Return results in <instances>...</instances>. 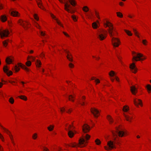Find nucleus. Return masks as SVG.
<instances>
[{
    "instance_id": "nucleus-26",
    "label": "nucleus",
    "mask_w": 151,
    "mask_h": 151,
    "mask_svg": "<svg viewBox=\"0 0 151 151\" xmlns=\"http://www.w3.org/2000/svg\"><path fill=\"white\" fill-rule=\"evenodd\" d=\"M146 88L149 93L151 91V86L150 85L148 84L146 86Z\"/></svg>"
},
{
    "instance_id": "nucleus-14",
    "label": "nucleus",
    "mask_w": 151,
    "mask_h": 151,
    "mask_svg": "<svg viewBox=\"0 0 151 151\" xmlns=\"http://www.w3.org/2000/svg\"><path fill=\"white\" fill-rule=\"evenodd\" d=\"M116 132L118 134L119 137H122L124 134V132L122 130H120L118 128H116Z\"/></svg>"
},
{
    "instance_id": "nucleus-48",
    "label": "nucleus",
    "mask_w": 151,
    "mask_h": 151,
    "mask_svg": "<svg viewBox=\"0 0 151 151\" xmlns=\"http://www.w3.org/2000/svg\"><path fill=\"white\" fill-rule=\"evenodd\" d=\"M95 14L96 16V17L98 18L99 19H100L99 15V14L98 12H97L96 11H95Z\"/></svg>"
},
{
    "instance_id": "nucleus-57",
    "label": "nucleus",
    "mask_w": 151,
    "mask_h": 151,
    "mask_svg": "<svg viewBox=\"0 0 151 151\" xmlns=\"http://www.w3.org/2000/svg\"><path fill=\"white\" fill-rule=\"evenodd\" d=\"M63 33L67 37H69V35L66 33L65 32H63Z\"/></svg>"
},
{
    "instance_id": "nucleus-61",
    "label": "nucleus",
    "mask_w": 151,
    "mask_h": 151,
    "mask_svg": "<svg viewBox=\"0 0 151 151\" xmlns=\"http://www.w3.org/2000/svg\"><path fill=\"white\" fill-rule=\"evenodd\" d=\"M31 59L32 61H34L35 60V58L33 57H31Z\"/></svg>"
},
{
    "instance_id": "nucleus-52",
    "label": "nucleus",
    "mask_w": 151,
    "mask_h": 151,
    "mask_svg": "<svg viewBox=\"0 0 151 151\" xmlns=\"http://www.w3.org/2000/svg\"><path fill=\"white\" fill-rule=\"evenodd\" d=\"M112 134H113V136L115 137V136H116V137H117V135L113 131L112 132Z\"/></svg>"
},
{
    "instance_id": "nucleus-60",
    "label": "nucleus",
    "mask_w": 151,
    "mask_h": 151,
    "mask_svg": "<svg viewBox=\"0 0 151 151\" xmlns=\"http://www.w3.org/2000/svg\"><path fill=\"white\" fill-rule=\"evenodd\" d=\"M71 111V110L70 109H68V111H67L68 113H70Z\"/></svg>"
},
{
    "instance_id": "nucleus-15",
    "label": "nucleus",
    "mask_w": 151,
    "mask_h": 151,
    "mask_svg": "<svg viewBox=\"0 0 151 151\" xmlns=\"http://www.w3.org/2000/svg\"><path fill=\"white\" fill-rule=\"evenodd\" d=\"M64 51L67 54V55L66 56L67 58L70 61L72 62L73 61V60L72 59V55L69 53V52L68 51H67L65 50H64Z\"/></svg>"
},
{
    "instance_id": "nucleus-55",
    "label": "nucleus",
    "mask_w": 151,
    "mask_h": 151,
    "mask_svg": "<svg viewBox=\"0 0 151 151\" xmlns=\"http://www.w3.org/2000/svg\"><path fill=\"white\" fill-rule=\"evenodd\" d=\"M0 138L2 139V140L3 141L4 137L2 134L0 133Z\"/></svg>"
},
{
    "instance_id": "nucleus-4",
    "label": "nucleus",
    "mask_w": 151,
    "mask_h": 151,
    "mask_svg": "<svg viewBox=\"0 0 151 151\" xmlns=\"http://www.w3.org/2000/svg\"><path fill=\"white\" fill-rule=\"evenodd\" d=\"M107 31L103 29H101L98 30L97 35L98 38L101 40L105 39L107 36Z\"/></svg>"
},
{
    "instance_id": "nucleus-25",
    "label": "nucleus",
    "mask_w": 151,
    "mask_h": 151,
    "mask_svg": "<svg viewBox=\"0 0 151 151\" xmlns=\"http://www.w3.org/2000/svg\"><path fill=\"white\" fill-rule=\"evenodd\" d=\"M69 2L73 6H75L76 5V3L74 0H69Z\"/></svg>"
},
{
    "instance_id": "nucleus-2",
    "label": "nucleus",
    "mask_w": 151,
    "mask_h": 151,
    "mask_svg": "<svg viewBox=\"0 0 151 151\" xmlns=\"http://www.w3.org/2000/svg\"><path fill=\"white\" fill-rule=\"evenodd\" d=\"M90 137V136L88 134L83 135V137L79 140V144H77L75 143H71L70 145H68V146L72 147H76L77 146L81 147H83L86 145V144L87 143L86 140H88Z\"/></svg>"
},
{
    "instance_id": "nucleus-18",
    "label": "nucleus",
    "mask_w": 151,
    "mask_h": 151,
    "mask_svg": "<svg viewBox=\"0 0 151 151\" xmlns=\"http://www.w3.org/2000/svg\"><path fill=\"white\" fill-rule=\"evenodd\" d=\"M41 0H39V1H37V5L40 8L43 10H44V8L42 5V3H41Z\"/></svg>"
},
{
    "instance_id": "nucleus-29",
    "label": "nucleus",
    "mask_w": 151,
    "mask_h": 151,
    "mask_svg": "<svg viewBox=\"0 0 151 151\" xmlns=\"http://www.w3.org/2000/svg\"><path fill=\"white\" fill-rule=\"evenodd\" d=\"M92 27L94 29H96L98 27L97 24L96 22H94L92 23Z\"/></svg>"
},
{
    "instance_id": "nucleus-21",
    "label": "nucleus",
    "mask_w": 151,
    "mask_h": 151,
    "mask_svg": "<svg viewBox=\"0 0 151 151\" xmlns=\"http://www.w3.org/2000/svg\"><path fill=\"white\" fill-rule=\"evenodd\" d=\"M1 20L3 22H5L7 20V18L6 16L3 15L1 17Z\"/></svg>"
},
{
    "instance_id": "nucleus-44",
    "label": "nucleus",
    "mask_w": 151,
    "mask_h": 151,
    "mask_svg": "<svg viewBox=\"0 0 151 151\" xmlns=\"http://www.w3.org/2000/svg\"><path fill=\"white\" fill-rule=\"evenodd\" d=\"M14 70L16 72H17L19 70V68L17 65H16L14 67Z\"/></svg>"
},
{
    "instance_id": "nucleus-1",
    "label": "nucleus",
    "mask_w": 151,
    "mask_h": 151,
    "mask_svg": "<svg viewBox=\"0 0 151 151\" xmlns=\"http://www.w3.org/2000/svg\"><path fill=\"white\" fill-rule=\"evenodd\" d=\"M104 25L106 27H109L108 29L109 34L111 38V41L114 47H118L119 45L120 41L118 39L113 37L115 35V32H116V30L113 27L111 23L108 21H106V23L104 24Z\"/></svg>"
},
{
    "instance_id": "nucleus-8",
    "label": "nucleus",
    "mask_w": 151,
    "mask_h": 151,
    "mask_svg": "<svg viewBox=\"0 0 151 151\" xmlns=\"http://www.w3.org/2000/svg\"><path fill=\"white\" fill-rule=\"evenodd\" d=\"M64 6L65 9L68 12L70 13L71 14L74 13L75 12L74 10L72 9L70 10V9H68V8L70 6V5L69 4L67 3H66L65 4Z\"/></svg>"
},
{
    "instance_id": "nucleus-64",
    "label": "nucleus",
    "mask_w": 151,
    "mask_h": 151,
    "mask_svg": "<svg viewBox=\"0 0 151 151\" xmlns=\"http://www.w3.org/2000/svg\"><path fill=\"white\" fill-rule=\"evenodd\" d=\"M130 68L131 70L132 69V64H131L130 66Z\"/></svg>"
},
{
    "instance_id": "nucleus-9",
    "label": "nucleus",
    "mask_w": 151,
    "mask_h": 151,
    "mask_svg": "<svg viewBox=\"0 0 151 151\" xmlns=\"http://www.w3.org/2000/svg\"><path fill=\"white\" fill-rule=\"evenodd\" d=\"M91 111L96 117H98L99 116V111L96 109L94 108H92L91 109Z\"/></svg>"
},
{
    "instance_id": "nucleus-42",
    "label": "nucleus",
    "mask_w": 151,
    "mask_h": 151,
    "mask_svg": "<svg viewBox=\"0 0 151 151\" xmlns=\"http://www.w3.org/2000/svg\"><path fill=\"white\" fill-rule=\"evenodd\" d=\"M133 31H134V33L135 35L137 36L138 37H139V36L138 35V32L135 29L133 28Z\"/></svg>"
},
{
    "instance_id": "nucleus-7",
    "label": "nucleus",
    "mask_w": 151,
    "mask_h": 151,
    "mask_svg": "<svg viewBox=\"0 0 151 151\" xmlns=\"http://www.w3.org/2000/svg\"><path fill=\"white\" fill-rule=\"evenodd\" d=\"M107 145L109 146V147H107L106 146L104 147L105 149L107 150H109L114 148H115L113 142L111 141H110L108 142Z\"/></svg>"
},
{
    "instance_id": "nucleus-23",
    "label": "nucleus",
    "mask_w": 151,
    "mask_h": 151,
    "mask_svg": "<svg viewBox=\"0 0 151 151\" xmlns=\"http://www.w3.org/2000/svg\"><path fill=\"white\" fill-rule=\"evenodd\" d=\"M6 62L7 64H9L12 62V60L9 57H7L6 59Z\"/></svg>"
},
{
    "instance_id": "nucleus-39",
    "label": "nucleus",
    "mask_w": 151,
    "mask_h": 151,
    "mask_svg": "<svg viewBox=\"0 0 151 151\" xmlns=\"http://www.w3.org/2000/svg\"><path fill=\"white\" fill-rule=\"evenodd\" d=\"M95 142L96 143V144L98 145H99L101 143L100 141L98 139H96L95 140Z\"/></svg>"
},
{
    "instance_id": "nucleus-54",
    "label": "nucleus",
    "mask_w": 151,
    "mask_h": 151,
    "mask_svg": "<svg viewBox=\"0 0 151 151\" xmlns=\"http://www.w3.org/2000/svg\"><path fill=\"white\" fill-rule=\"evenodd\" d=\"M60 109V111L62 112L65 111V109L64 107H63L62 108H61Z\"/></svg>"
},
{
    "instance_id": "nucleus-11",
    "label": "nucleus",
    "mask_w": 151,
    "mask_h": 151,
    "mask_svg": "<svg viewBox=\"0 0 151 151\" xmlns=\"http://www.w3.org/2000/svg\"><path fill=\"white\" fill-rule=\"evenodd\" d=\"M4 72L6 73L8 76H9L12 74V72L11 71L9 70V69L7 66H5L3 68Z\"/></svg>"
},
{
    "instance_id": "nucleus-3",
    "label": "nucleus",
    "mask_w": 151,
    "mask_h": 151,
    "mask_svg": "<svg viewBox=\"0 0 151 151\" xmlns=\"http://www.w3.org/2000/svg\"><path fill=\"white\" fill-rule=\"evenodd\" d=\"M145 58H146L143 56V55L140 53H137L133 51V73H135L137 70V69L133 61L143 60Z\"/></svg>"
},
{
    "instance_id": "nucleus-16",
    "label": "nucleus",
    "mask_w": 151,
    "mask_h": 151,
    "mask_svg": "<svg viewBox=\"0 0 151 151\" xmlns=\"http://www.w3.org/2000/svg\"><path fill=\"white\" fill-rule=\"evenodd\" d=\"M10 13L11 15L14 17H19V16L18 12L15 10H11L10 11Z\"/></svg>"
},
{
    "instance_id": "nucleus-28",
    "label": "nucleus",
    "mask_w": 151,
    "mask_h": 151,
    "mask_svg": "<svg viewBox=\"0 0 151 151\" xmlns=\"http://www.w3.org/2000/svg\"><path fill=\"white\" fill-rule=\"evenodd\" d=\"M41 64V62L38 60H37L36 62V65L37 66H38V67H40V65Z\"/></svg>"
},
{
    "instance_id": "nucleus-31",
    "label": "nucleus",
    "mask_w": 151,
    "mask_h": 151,
    "mask_svg": "<svg viewBox=\"0 0 151 151\" xmlns=\"http://www.w3.org/2000/svg\"><path fill=\"white\" fill-rule=\"evenodd\" d=\"M83 10L85 12H87L88 11L89 9L87 6H84L83 8Z\"/></svg>"
},
{
    "instance_id": "nucleus-34",
    "label": "nucleus",
    "mask_w": 151,
    "mask_h": 151,
    "mask_svg": "<svg viewBox=\"0 0 151 151\" xmlns=\"http://www.w3.org/2000/svg\"><path fill=\"white\" fill-rule=\"evenodd\" d=\"M9 40H6L4 41L3 42V44L4 46L6 47L7 45V44H8L7 42H9Z\"/></svg>"
},
{
    "instance_id": "nucleus-45",
    "label": "nucleus",
    "mask_w": 151,
    "mask_h": 151,
    "mask_svg": "<svg viewBox=\"0 0 151 151\" xmlns=\"http://www.w3.org/2000/svg\"><path fill=\"white\" fill-rule=\"evenodd\" d=\"M125 116L126 120L127 121H129V122L131 121V119L129 116H127V115H125Z\"/></svg>"
},
{
    "instance_id": "nucleus-6",
    "label": "nucleus",
    "mask_w": 151,
    "mask_h": 151,
    "mask_svg": "<svg viewBox=\"0 0 151 151\" xmlns=\"http://www.w3.org/2000/svg\"><path fill=\"white\" fill-rule=\"evenodd\" d=\"M9 34V32L8 30H4L2 31L0 30V35L1 39H3L4 37H8Z\"/></svg>"
},
{
    "instance_id": "nucleus-63",
    "label": "nucleus",
    "mask_w": 151,
    "mask_h": 151,
    "mask_svg": "<svg viewBox=\"0 0 151 151\" xmlns=\"http://www.w3.org/2000/svg\"><path fill=\"white\" fill-rule=\"evenodd\" d=\"M3 84V83L1 82H0V88L1 87L2 85Z\"/></svg>"
},
{
    "instance_id": "nucleus-43",
    "label": "nucleus",
    "mask_w": 151,
    "mask_h": 151,
    "mask_svg": "<svg viewBox=\"0 0 151 151\" xmlns=\"http://www.w3.org/2000/svg\"><path fill=\"white\" fill-rule=\"evenodd\" d=\"M116 14H117V16L118 17H123V15L120 12H117Z\"/></svg>"
},
{
    "instance_id": "nucleus-36",
    "label": "nucleus",
    "mask_w": 151,
    "mask_h": 151,
    "mask_svg": "<svg viewBox=\"0 0 151 151\" xmlns=\"http://www.w3.org/2000/svg\"><path fill=\"white\" fill-rule=\"evenodd\" d=\"M8 131H4L6 132L7 133V134H8L10 137V138L11 139V140L12 141L13 140V138H12V135L10 134V132L8 130Z\"/></svg>"
},
{
    "instance_id": "nucleus-38",
    "label": "nucleus",
    "mask_w": 151,
    "mask_h": 151,
    "mask_svg": "<svg viewBox=\"0 0 151 151\" xmlns=\"http://www.w3.org/2000/svg\"><path fill=\"white\" fill-rule=\"evenodd\" d=\"M115 73L113 71H111L109 73V76L111 77H112L115 76Z\"/></svg>"
},
{
    "instance_id": "nucleus-20",
    "label": "nucleus",
    "mask_w": 151,
    "mask_h": 151,
    "mask_svg": "<svg viewBox=\"0 0 151 151\" xmlns=\"http://www.w3.org/2000/svg\"><path fill=\"white\" fill-rule=\"evenodd\" d=\"M107 118L109 121L110 124H111L113 122V120L110 115H108L107 116Z\"/></svg>"
},
{
    "instance_id": "nucleus-33",
    "label": "nucleus",
    "mask_w": 151,
    "mask_h": 151,
    "mask_svg": "<svg viewBox=\"0 0 151 151\" xmlns=\"http://www.w3.org/2000/svg\"><path fill=\"white\" fill-rule=\"evenodd\" d=\"M74 98V96L72 95H70L68 96L69 100L73 102L74 101V100L73 99Z\"/></svg>"
},
{
    "instance_id": "nucleus-22",
    "label": "nucleus",
    "mask_w": 151,
    "mask_h": 151,
    "mask_svg": "<svg viewBox=\"0 0 151 151\" xmlns=\"http://www.w3.org/2000/svg\"><path fill=\"white\" fill-rule=\"evenodd\" d=\"M120 53L119 52H116V56L118 59L119 60L121 63L122 64V62L121 60V57L120 56Z\"/></svg>"
},
{
    "instance_id": "nucleus-10",
    "label": "nucleus",
    "mask_w": 151,
    "mask_h": 151,
    "mask_svg": "<svg viewBox=\"0 0 151 151\" xmlns=\"http://www.w3.org/2000/svg\"><path fill=\"white\" fill-rule=\"evenodd\" d=\"M89 126L86 124H85L83 127L82 130L84 133H87L90 130Z\"/></svg>"
},
{
    "instance_id": "nucleus-50",
    "label": "nucleus",
    "mask_w": 151,
    "mask_h": 151,
    "mask_svg": "<svg viewBox=\"0 0 151 151\" xmlns=\"http://www.w3.org/2000/svg\"><path fill=\"white\" fill-rule=\"evenodd\" d=\"M35 26H36L37 28L40 29V26L36 22H35L34 24Z\"/></svg>"
},
{
    "instance_id": "nucleus-17",
    "label": "nucleus",
    "mask_w": 151,
    "mask_h": 151,
    "mask_svg": "<svg viewBox=\"0 0 151 151\" xmlns=\"http://www.w3.org/2000/svg\"><path fill=\"white\" fill-rule=\"evenodd\" d=\"M18 65L19 67H21L22 69L25 70L27 71H29V69L25 65H23L21 63H18Z\"/></svg>"
},
{
    "instance_id": "nucleus-53",
    "label": "nucleus",
    "mask_w": 151,
    "mask_h": 151,
    "mask_svg": "<svg viewBox=\"0 0 151 151\" xmlns=\"http://www.w3.org/2000/svg\"><path fill=\"white\" fill-rule=\"evenodd\" d=\"M142 43L143 44L145 45H146V43L147 42V41L146 40H142Z\"/></svg>"
},
{
    "instance_id": "nucleus-58",
    "label": "nucleus",
    "mask_w": 151,
    "mask_h": 151,
    "mask_svg": "<svg viewBox=\"0 0 151 151\" xmlns=\"http://www.w3.org/2000/svg\"><path fill=\"white\" fill-rule=\"evenodd\" d=\"M115 78L116 79V80L117 81H119V78L116 76H115Z\"/></svg>"
},
{
    "instance_id": "nucleus-37",
    "label": "nucleus",
    "mask_w": 151,
    "mask_h": 151,
    "mask_svg": "<svg viewBox=\"0 0 151 151\" xmlns=\"http://www.w3.org/2000/svg\"><path fill=\"white\" fill-rule=\"evenodd\" d=\"M9 102L11 104H13L14 102V100L12 97H11L9 99Z\"/></svg>"
},
{
    "instance_id": "nucleus-59",
    "label": "nucleus",
    "mask_w": 151,
    "mask_h": 151,
    "mask_svg": "<svg viewBox=\"0 0 151 151\" xmlns=\"http://www.w3.org/2000/svg\"><path fill=\"white\" fill-rule=\"evenodd\" d=\"M3 7L2 4H0V9H3Z\"/></svg>"
},
{
    "instance_id": "nucleus-12",
    "label": "nucleus",
    "mask_w": 151,
    "mask_h": 151,
    "mask_svg": "<svg viewBox=\"0 0 151 151\" xmlns=\"http://www.w3.org/2000/svg\"><path fill=\"white\" fill-rule=\"evenodd\" d=\"M73 125H69L68 127V134L70 138L72 137L74 135L75 133L74 132H73L72 131L70 130V129L71 127H73Z\"/></svg>"
},
{
    "instance_id": "nucleus-30",
    "label": "nucleus",
    "mask_w": 151,
    "mask_h": 151,
    "mask_svg": "<svg viewBox=\"0 0 151 151\" xmlns=\"http://www.w3.org/2000/svg\"><path fill=\"white\" fill-rule=\"evenodd\" d=\"M19 97L21 99H23L25 101H26L27 100V98L26 97L22 95L19 96Z\"/></svg>"
},
{
    "instance_id": "nucleus-49",
    "label": "nucleus",
    "mask_w": 151,
    "mask_h": 151,
    "mask_svg": "<svg viewBox=\"0 0 151 151\" xmlns=\"http://www.w3.org/2000/svg\"><path fill=\"white\" fill-rule=\"evenodd\" d=\"M34 16L35 19H36L37 20H38L39 19V18L37 16V15L36 14H35L34 15Z\"/></svg>"
},
{
    "instance_id": "nucleus-13",
    "label": "nucleus",
    "mask_w": 151,
    "mask_h": 151,
    "mask_svg": "<svg viewBox=\"0 0 151 151\" xmlns=\"http://www.w3.org/2000/svg\"><path fill=\"white\" fill-rule=\"evenodd\" d=\"M134 104L137 106L138 105H140L141 106H142V101L139 99H134Z\"/></svg>"
},
{
    "instance_id": "nucleus-35",
    "label": "nucleus",
    "mask_w": 151,
    "mask_h": 151,
    "mask_svg": "<svg viewBox=\"0 0 151 151\" xmlns=\"http://www.w3.org/2000/svg\"><path fill=\"white\" fill-rule=\"evenodd\" d=\"M125 32L129 36H132V34L131 32V31H129V30H124Z\"/></svg>"
},
{
    "instance_id": "nucleus-62",
    "label": "nucleus",
    "mask_w": 151,
    "mask_h": 151,
    "mask_svg": "<svg viewBox=\"0 0 151 151\" xmlns=\"http://www.w3.org/2000/svg\"><path fill=\"white\" fill-rule=\"evenodd\" d=\"M119 5L121 6H122L123 5V3L122 2H120L119 3Z\"/></svg>"
},
{
    "instance_id": "nucleus-56",
    "label": "nucleus",
    "mask_w": 151,
    "mask_h": 151,
    "mask_svg": "<svg viewBox=\"0 0 151 151\" xmlns=\"http://www.w3.org/2000/svg\"><path fill=\"white\" fill-rule=\"evenodd\" d=\"M40 34H41V35H42V36H44L45 35V34L42 31H40Z\"/></svg>"
},
{
    "instance_id": "nucleus-41",
    "label": "nucleus",
    "mask_w": 151,
    "mask_h": 151,
    "mask_svg": "<svg viewBox=\"0 0 151 151\" xmlns=\"http://www.w3.org/2000/svg\"><path fill=\"white\" fill-rule=\"evenodd\" d=\"M91 80H95V82H96L97 83H100V81L98 79H95V78L94 77H92L91 78Z\"/></svg>"
},
{
    "instance_id": "nucleus-46",
    "label": "nucleus",
    "mask_w": 151,
    "mask_h": 151,
    "mask_svg": "<svg viewBox=\"0 0 151 151\" xmlns=\"http://www.w3.org/2000/svg\"><path fill=\"white\" fill-rule=\"evenodd\" d=\"M37 134L36 133H35L33 135L32 138L34 139H36L37 138Z\"/></svg>"
},
{
    "instance_id": "nucleus-51",
    "label": "nucleus",
    "mask_w": 151,
    "mask_h": 151,
    "mask_svg": "<svg viewBox=\"0 0 151 151\" xmlns=\"http://www.w3.org/2000/svg\"><path fill=\"white\" fill-rule=\"evenodd\" d=\"M69 67L70 68H73L74 66V65L72 63H69Z\"/></svg>"
},
{
    "instance_id": "nucleus-32",
    "label": "nucleus",
    "mask_w": 151,
    "mask_h": 151,
    "mask_svg": "<svg viewBox=\"0 0 151 151\" xmlns=\"http://www.w3.org/2000/svg\"><path fill=\"white\" fill-rule=\"evenodd\" d=\"M54 128V126L50 125V126L47 127V129L50 131H51L53 130Z\"/></svg>"
},
{
    "instance_id": "nucleus-24",
    "label": "nucleus",
    "mask_w": 151,
    "mask_h": 151,
    "mask_svg": "<svg viewBox=\"0 0 151 151\" xmlns=\"http://www.w3.org/2000/svg\"><path fill=\"white\" fill-rule=\"evenodd\" d=\"M133 95H135L137 92V89L136 87L133 85Z\"/></svg>"
},
{
    "instance_id": "nucleus-19",
    "label": "nucleus",
    "mask_w": 151,
    "mask_h": 151,
    "mask_svg": "<svg viewBox=\"0 0 151 151\" xmlns=\"http://www.w3.org/2000/svg\"><path fill=\"white\" fill-rule=\"evenodd\" d=\"M50 15H51V17L54 19H55L56 21V22L59 25H60L61 26L63 27L62 25L61 24V23L58 20V19L56 18V17H55L53 15V14H52V13H50Z\"/></svg>"
},
{
    "instance_id": "nucleus-5",
    "label": "nucleus",
    "mask_w": 151,
    "mask_h": 151,
    "mask_svg": "<svg viewBox=\"0 0 151 151\" xmlns=\"http://www.w3.org/2000/svg\"><path fill=\"white\" fill-rule=\"evenodd\" d=\"M18 23L20 25L22 26L25 29H26L29 27L27 25H28L29 24L28 22L26 21H24L21 19H20L19 20Z\"/></svg>"
},
{
    "instance_id": "nucleus-47",
    "label": "nucleus",
    "mask_w": 151,
    "mask_h": 151,
    "mask_svg": "<svg viewBox=\"0 0 151 151\" xmlns=\"http://www.w3.org/2000/svg\"><path fill=\"white\" fill-rule=\"evenodd\" d=\"M72 18L74 21H77V20L76 19V16L74 15H73L72 16Z\"/></svg>"
},
{
    "instance_id": "nucleus-40",
    "label": "nucleus",
    "mask_w": 151,
    "mask_h": 151,
    "mask_svg": "<svg viewBox=\"0 0 151 151\" xmlns=\"http://www.w3.org/2000/svg\"><path fill=\"white\" fill-rule=\"evenodd\" d=\"M26 64L27 66H29L31 65V63L30 61L28 60L27 62L26 63Z\"/></svg>"
},
{
    "instance_id": "nucleus-27",
    "label": "nucleus",
    "mask_w": 151,
    "mask_h": 151,
    "mask_svg": "<svg viewBox=\"0 0 151 151\" xmlns=\"http://www.w3.org/2000/svg\"><path fill=\"white\" fill-rule=\"evenodd\" d=\"M129 110V107L127 106H124L123 108V110L124 112H127Z\"/></svg>"
}]
</instances>
